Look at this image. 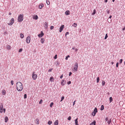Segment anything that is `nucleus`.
<instances>
[{
	"label": "nucleus",
	"instance_id": "obj_52",
	"mask_svg": "<svg viewBox=\"0 0 125 125\" xmlns=\"http://www.w3.org/2000/svg\"><path fill=\"white\" fill-rule=\"evenodd\" d=\"M71 81H69V82H67V84L68 85H69V84H71Z\"/></svg>",
	"mask_w": 125,
	"mask_h": 125
},
{
	"label": "nucleus",
	"instance_id": "obj_20",
	"mask_svg": "<svg viewBox=\"0 0 125 125\" xmlns=\"http://www.w3.org/2000/svg\"><path fill=\"white\" fill-rule=\"evenodd\" d=\"M41 43L42 44L43 43L44 41V39L43 38H42L41 39Z\"/></svg>",
	"mask_w": 125,
	"mask_h": 125
},
{
	"label": "nucleus",
	"instance_id": "obj_50",
	"mask_svg": "<svg viewBox=\"0 0 125 125\" xmlns=\"http://www.w3.org/2000/svg\"><path fill=\"white\" fill-rule=\"evenodd\" d=\"M46 3L48 5L50 4V2L49 1H47V0H46Z\"/></svg>",
	"mask_w": 125,
	"mask_h": 125
},
{
	"label": "nucleus",
	"instance_id": "obj_42",
	"mask_svg": "<svg viewBox=\"0 0 125 125\" xmlns=\"http://www.w3.org/2000/svg\"><path fill=\"white\" fill-rule=\"evenodd\" d=\"M11 83L12 85H13V80H11Z\"/></svg>",
	"mask_w": 125,
	"mask_h": 125
},
{
	"label": "nucleus",
	"instance_id": "obj_56",
	"mask_svg": "<svg viewBox=\"0 0 125 125\" xmlns=\"http://www.w3.org/2000/svg\"><path fill=\"white\" fill-rule=\"evenodd\" d=\"M72 74V73L71 72H69V76H70Z\"/></svg>",
	"mask_w": 125,
	"mask_h": 125
},
{
	"label": "nucleus",
	"instance_id": "obj_55",
	"mask_svg": "<svg viewBox=\"0 0 125 125\" xmlns=\"http://www.w3.org/2000/svg\"><path fill=\"white\" fill-rule=\"evenodd\" d=\"M108 117H106L105 119V120L106 121H107L108 120Z\"/></svg>",
	"mask_w": 125,
	"mask_h": 125
},
{
	"label": "nucleus",
	"instance_id": "obj_11",
	"mask_svg": "<svg viewBox=\"0 0 125 125\" xmlns=\"http://www.w3.org/2000/svg\"><path fill=\"white\" fill-rule=\"evenodd\" d=\"M44 6V5L43 3H41L39 5V8L40 9H41L42 7Z\"/></svg>",
	"mask_w": 125,
	"mask_h": 125
},
{
	"label": "nucleus",
	"instance_id": "obj_7",
	"mask_svg": "<svg viewBox=\"0 0 125 125\" xmlns=\"http://www.w3.org/2000/svg\"><path fill=\"white\" fill-rule=\"evenodd\" d=\"M30 38L29 36H28L27 37L26 39V42L28 43H29L30 42Z\"/></svg>",
	"mask_w": 125,
	"mask_h": 125
},
{
	"label": "nucleus",
	"instance_id": "obj_15",
	"mask_svg": "<svg viewBox=\"0 0 125 125\" xmlns=\"http://www.w3.org/2000/svg\"><path fill=\"white\" fill-rule=\"evenodd\" d=\"M2 94L3 95H4L5 94L6 91L5 90H2Z\"/></svg>",
	"mask_w": 125,
	"mask_h": 125
},
{
	"label": "nucleus",
	"instance_id": "obj_4",
	"mask_svg": "<svg viewBox=\"0 0 125 125\" xmlns=\"http://www.w3.org/2000/svg\"><path fill=\"white\" fill-rule=\"evenodd\" d=\"M97 112V110L96 107H95L94 110L93 112L92 113V115L94 116L96 114V113Z\"/></svg>",
	"mask_w": 125,
	"mask_h": 125
},
{
	"label": "nucleus",
	"instance_id": "obj_28",
	"mask_svg": "<svg viewBox=\"0 0 125 125\" xmlns=\"http://www.w3.org/2000/svg\"><path fill=\"white\" fill-rule=\"evenodd\" d=\"M113 101V99L111 97H110L109 98V101L110 102H111Z\"/></svg>",
	"mask_w": 125,
	"mask_h": 125
},
{
	"label": "nucleus",
	"instance_id": "obj_10",
	"mask_svg": "<svg viewBox=\"0 0 125 125\" xmlns=\"http://www.w3.org/2000/svg\"><path fill=\"white\" fill-rule=\"evenodd\" d=\"M48 23L46 22H45L44 24V27L46 29H47L48 28Z\"/></svg>",
	"mask_w": 125,
	"mask_h": 125
},
{
	"label": "nucleus",
	"instance_id": "obj_24",
	"mask_svg": "<svg viewBox=\"0 0 125 125\" xmlns=\"http://www.w3.org/2000/svg\"><path fill=\"white\" fill-rule=\"evenodd\" d=\"M104 106L103 105H102L101 106L100 110L101 111L103 110H104Z\"/></svg>",
	"mask_w": 125,
	"mask_h": 125
},
{
	"label": "nucleus",
	"instance_id": "obj_30",
	"mask_svg": "<svg viewBox=\"0 0 125 125\" xmlns=\"http://www.w3.org/2000/svg\"><path fill=\"white\" fill-rule=\"evenodd\" d=\"M99 77H98L97 78V83H98L99 82Z\"/></svg>",
	"mask_w": 125,
	"mask_h": 125
},
{
	"label": "nucleus",
	"instance_id": "obj_35",
	"mask_svg": "<svg viewBox=\"0 0 125 125\" xmlns=\"http://www.w3.org/2000/svg\"><path fill=\"white\" fill-rule=\"evenodd\" d=\"M102 85L104 86L105 84V82L104 81H102Z\"/></svg>",
	"mask_w": 125,
	"mask_h": 125
},
{
	"label": "nucleus",
	"instance_id": "obj_26",
	"mask_svg": "<svg viewBox=\"0 0 125 125\" xmlns=\"http://www.w3.org/2000/svg\"><path fill=\"white\" fill-rule=\"evenodd\" d=\"M50 80L52 82V81H53V77H52V76L51 77L50 79Z\"/></svg>",
	"mask_w": 125,
	"mask_h": 125
},
{
	"label": "nucleus",
	"instance_id": "obj_39",
	"mask_svg": "<svg viewBox=\"0 0 125 125\" xmlns=\"http://www.w3.org/2000/svg\"><path fill=\"white\" fill-rule=\"evenodd\" d=\"M27 97V95L26 94H25L24 95V98L26 99Z\"/></svg>",
	"mask_w": 125,
	"mask_h": 125
},
{
	"label": "nucleus",
	"instance_id": "obj_61",
	"mask_svg": "<svg viewBox=\"0 0 125 125\" xmlns=\"http://www.w3.org/2000/svg\"><path fill=\"white\" fill-rule=\"evenodd\" d=\"M112 16L111 15L110 17H109V18H109V19H111V18L112 17Z\"/></svg>",
	"mask_w": 125,
	"mask_h": 125
},
{
	"label": "nucleus",
	"instance_id": "obj_34",
	"mask_svg": "<svg viewBox=\"0 0 125 125\" xmlns=\"http://www.w3.org/2000/svg\"><path fill=\"white\" fill-rule=\"evenodd\" d=\"M111 119H110L109 121H107V123H108V124H109L111 122Z\"/></svg>",
	"mask_w": 125,
	"mask_h": 125
},
{
	"label": "nucleus",
	"instance_id": "obj_13",
	"mask_svg": "<svg viewBox=\"0 0 125 125\" xmlns=\"http://www.w3.org/2000/svg\"><path fill=\"white\" fill-rule=\"evenodd\" d=\"M58 120H56L54 123V125H58Z\"/></svg>",
	"mask_w": 125,
	"mask_h": 125
},
{
	"label": "nucleus",
	"instance_id": "obj_60",
	"mask_svg": "<svg viewBox=\"0 0 125 125\" xmlns=\"http://www.w3.org/2000/svg\"><path fill=\"white\" fill-rule=\"evenodd\" d=\"M62 77H63V75H62L61 76H60V78L61 79L62 78Z\"/></svg>",
	"mask_w": 125,
	"mask_h": 125
},
{
	"label": "nucleus",
	"instance_id": "obj_19",
	"mask_svg": "<svg viewBox=\"0 0 125 125\" xmlns=\"http://www.w3.org/2000/svg\"><path fill=\"white\" fill-rule=\"evenodd\" d=\"M7 49L10 50L11 49V46L10 45H7L6 47Z\"/></svg>",
	"mask_w": 125,
	"mask_h": 125
},
{
	"label": "nucleus",
	"instance_id": "obj_9",
	"mask_svg": "<svg viewBox=\"0 0 125 125\" xmlns=\"http://www.w3.org/2000/svg\"><path fill=\"white\" fill-rule=\"evenodd\" d=\"M44 34L43 32L41 31L40 34H39L38 35V36L40 38L42 37V36L44 35Z\"/></svg>",
	"mask_w": 125,
	"mask_h": 125
},
{
	"label": "nucleus",
	"instance_id": "obj_62",
	"mask_svg": "<svg viewBox=\"0 0 125 125\" xmlns=\"http://www.w3.org/2000/svg\"><path fill=\"white\" fill-rule=\"evenodd\" d=\"M125 27L124 28H123L122 30H123L124 31L125 30Z\"/></svg>",
	"mask_w": 125,
	"mask_h": 125
},
{
	"label": "nucleus",
	"instance_id": "obj_22",
	"mask_svg": "<svg viewBox=\"0 0 125 125\" xmlns=\"http://www.w3.org/2000/svg\"><path fill=\"white\" fill-rule=\"evenodd\" d=\"M38 16L37 15H36L34 16L33 18V19H34L36 20L38 19Z\"/></svg>",
	"mask_w": 125,
	"mask_h": 125
},
{
	"label": "nucleus",
	"instance_id": "obj_46",
	"mask_svg": "<svg viewBox=\"0 0 125 125\" xmlns=\"http://www.w3.org/2000/svg\"><path fill=\"white\" fill-rule=\"evenodd\" d=\"M123 59H121L120 60V62H119V63L120 64H121V63H122V61H123Z\"/></svg>",
	"mask_w": 125,
	"mask_h": 125
},
{
	"label": "nucleus",
	"instance_id": "obj_45",
	"mask_svg": "<svg viewBox=\"0 0 125 125\" xmlns=\"http://www.w3.org/2000/svg\"><path fill=\"white\" fill-rule=\"evenodd\" d=\"M53 69L52 68V69H50L48 70V72H51L52 71V70Z\"/></svg>",
	"mask_w": 125,
	"mask_h": 125
},
{
	"label": "nucleus",
	"instance_id": "obj_43",
	"mask_svg": "<svg viewBox=\"0 0 125 125\" xmlns=\"http://www.w3.org/2000/svg\"><path fill=\"white\" fill-rule=\"evenodd\" d=\"M42 102V99H41L40 101L39 102V104H41Z\"/></svg>",
	"mask_w": 125,
	"mask_h": 125
},
{
	"label": "nucleus",
	"instance_id": "obj_18",
	"mask_svg": "<svg viewBox=\"0 0 125 125\" xmlns=\"http://www.w3.org/2000/svg\"><path fill=\"white\" fill-rule=\"evenodd\" d=\"M78 118H77L76 119H75V125H78Z\"/></svg>",
	"mask_w": 125,
	"mask_h": 125
},
{
	"label": "nucleus",
	"instance_id": "obj_48",
	"mask_svg": "<svg viewBox=\"0 0 125 125\" xmlns=\"http://www.w3.org/2000/svg\"><path fill=\"white\" fill-rule=\"evenodd\" d=\"M54 28V26H51L50 27V29L51 30H52Z\"/></svg>",
	"mask_w": 125,
	"mask_h": 125
},
{
	"label": "nucleus",
	"instance_id": "obj_47",
	"mask_svg": "<svg viewBox=\"0 0 125 125\" xmlns=\"http://www.w3.org/2000/svg\"><path fill=\"white\" fill-rule=\"evenodd\" d=\"M22 50V49L21 48L20 49L19 51V52H21Z\"/></svg>",
	"mask_w": 125,
	"mask_h": 125
},
{
	"label": "nucleus",
	"instance_id": "obj_38",
	"mask_svg": "<svg viewBox=\"0 0 125 125\" xmlns=\"http://www.w3.org/2000/svg\"><path fill=\"white\" fill-rule=\"evenodd\" d=\"M53 105V102L51 103L50 105V107H52V106Z\"/></svg>",
	"mask_w": 125,
	"mask_h": 125
},
{
	"label": "nucleus",
	"instance_id": "obj_17",
	"mask_svg": "<svg viewBox=\"0 0 125 125\" xmlns=\"http://www.w3.org/2000/svg\"><path fill=\"white\" fill-rule=\"evenodd\" d=\"M96 121H94L92 123L90 124V125H95Z\"/></svg>",
	"mask_w": 125,
	"mask_h": 125
},
{
	"label": "nucleus",
	"instance_id": "obj_51",
	"mask_svg": "<svg viewBox=\"0 0 125 125\" xmlns=\"http://www.w3.org/2000/svg\"><path fill=\"white\" fill-rule=\"evenodd\" d=\"M118 64H119V63L118 62H117L116 63V66L117 67H118Z\"/></svg>",
	"mask_w": 125,
	"mask_h": 125
},
{
	"label": "nucleus",
	"instance_id": "obj_1",
	"mask_svg": "<svg viewBox=\"0 0 125 125\" xmlns=\"http://www.w3.org/2000/svg\"><path fill=\"white\" fill-rule=\"evenodd\" d=\"M17 89L19 91H21L23 89L22 83L20 82H18L16 83Z\"/></svg>",
	"mask_w": 125,
	"mask_h": 125
},
{
	"label": "nucleus",
	"instance_id": "obj_8",
	"mask_svg": "<svg viewBox=\"0 0 125 125\" xmlns=\"http://www.w3.org/2000/svg\"><path fill=\"white\" fill-rule=\"evenodd\" d=\"M64 25H62L60 27V28L59 32H61L62 31L63 28H64Z\"/></svg>",
	"mask_w": 125,
	"mask_h": 125
},
{
	"label": "nucleus",
	"instance_id": "obj_5",
	"mask_svg": "<svg viewBox=\"0 0 125 125\" xmlns=\"http://www.w3.org/2000/svg\"><path fill=\"white\" fill-rule=\"evenodd\" d=\"M34 73L35 72H33L32 74V78L34 80L36 79L37 76L36 74H34Z\"/></svg>",
	"mask_w": 125,
	"mask_h": 125
},
{
	"label": "nucleus",
	"instance_id": "obj_33",
	"mask_svg": "<svg viewBox=\"0 0 125 125\" xmlns=\"http://www.w3.org/2000/svg\"><path fill=\"white\" fill-rule=\"evenodd\" d=\"M75 67H78V63L77 62H76L75 63Z\"/></svg>",
	"mask_w": 125,
	"mask_h": 125
},
{
	"label": "nucleus",
	"instance_id": "obj_40",
	"mask_svg": "<svg viewBox=\"0 0 125 125\" xmlns=\"http://www.w3.org/2000/svg\"><path fill=\"white\" fill-rule=\"evenodd\" d=\"M64 97L63 96H62V97L61 98V100L60 101L62 102L63 100L64 99Z\"/></svg>",
	"mask_w": 125,
	"mask_h": 125
},
{
	"label": "nucleus",
	"instance_id": "obj_63",
	"mask_svg": "<svg viewBox=\"0 0 125 125\" xmlns=\"http://www.w3.org/2000/svg\"><path fill=\"white\" fill-rule=\"evenodd\" d=\"M107 1V0H104V2H106Z\"/></svg>",
	"mask_w": 125,
	"mask_h": 125
},
{
	"label": "nucleus",
	"instance_id": "obj_23",
	"mask_svg": "<svg viewBox=\"0 0 125 125\" xmlns=\"http://www.w3.org/2000/svg\"><path fill=\"white\" fill-rule=\"evenodd\" d=\"M108 21L109 23H111L112 21V20L111 19H109L108 18L107 20Z\"/></svg>",
	"mask_w": 125,
	"mask_h": 125
},
{
	"label": "nucleus",
	"instance_id": "obj_53",
	"mask_svg": "<svg viewBox=\"0 0 125 125\" xmlns=\"http://www.w3.org/2000/svg\"><path fill=\"white\" fill-rule=\"evenodd\" d=\"M69 34V32H66L65 33V36H66V35H68V34Z\"/></svg>",
	"mask_w": 125,
	"mask_h": 125
},
{
	"label": "nucleus",
	"instance_id": "obj_3",
	"mask_svg": "<svg viewBox=\"0 0 125 125\" xmlns=\"http://www.w3.org/2000/svg\"><path fill=\"white\" fill-rule=\"evenodd\" d=\"M14 20L13 18H12L11 20L10 21V22L8 23L9 25H12L14 22Z\"/></svg>",
	"mask_w": 125,
	"mask_h": 125
},
{
	"label": "nucleus",
	"instance_id": "obj_21",
	"mask_svg": "<svg viewBox=\"0 0 125 125\" xmlns=\"http://www.w3.org/2000/svg\"><path fill=\"white\" fill-rule=\"evenodd\" d=\"M5 122H7L8 120V118L7 116H6L5 118Z\"/></svg>",
	"mask_w": 125,
	"mask_h": 125
},
{
	"label": "nucleus",
	"instance_id": "obj_27",
	"mask_svg": "<svg viewBox=\"0 0 125 125\" xmlns=\"http://www.w3.org/2000/svg\"><path fill=\"white\" fill-rule=\"evenodd\" d=\"M20 37L22 39L24 37V35L22 33H21L20 34Z\"/></svg>",
	"mask_w": 125,
	"mask_h": 125
},
{
	"label": "nucleus",
	"instance_id": "obj_64",
	"mask_svg": "<svg viewBox=\"0 0 125 125\" xmlns=\"http://www.w3.org/2000/svg\"><path fill=\"white\" fill-rule=\"evenodd\" d=\"M75 49V47H73V48H72V49H73V50H74V49Z\"/></svg>",
	"mask_w": 125,
	"mask_h": 125
},
{
	"label": "nucleus",
	"instance_id": "obj_58",
	"mask_svg": "<svg viewBox=\"0 0 125 125\" xmlns=\"http://www.w3.org/2000/svg\"><path fill=\"white\" fill-rule=\"evenodd\" d=\"M3 110L4 113H5V111H6L5 109V108L3 109Z\"/></svg>",
	"mask_w": 125,
	"mask_h": 125
},
{
	"label": "nucleus",
	"instance_id": "obj_25",
	"mask_svg": "<svg viewBox=\"0 0 125 125\" xmlns=\"http://www.w3.org/2000/svg\"><path fill=\"white\" fill-rule=\"evenodd\" d=\"M96 13V10L95 9H94L93 10V12L92 14V15H93L95 14Z\"/></svg>",
	"mask_w": 125,
	"mask_h": 125
},
{
	"label": "nucleus",
	"instance_id": "obj_36",
	"mask_svg": "<svg viewBox=\"0 0 125 125\" xmlns=\"http://www.w3.org/2000/svg\"><path fill=\"white\" fill-rule=\"evenodd\" d=\"M59 64V62L58 61H56V66H58Z\"/></svg>",
	"mask_w": 125,
	"mask_h": 125
},
{
	"label": "nucleus",
	"instance_id": "obj_2",
	"mask_svg": "<svg viewBox=\"0 0 125 125\" xmlns=\"http://www.w3.org/2000/svg\"><path fill=\"white\" fill-rule=\"evenodd\" d=\"M23 14H20L18 17V21L21 22L23 20Z\"/></svg>",
	"mask_w": 125,
	"mask_h": 125
},
{
	"label": "nucleus",
	"instance_id": "obj_32",
	"mask_svg": "<svg viewBox=\"0 0 125 125\" xmlns=\"http://www.w3.org/2000/svg\"><path fill=\"white\" fill-rule=\"evenodd\" d=\"M52 123V121H49L48 122V124L50 125Z\"/></svg>",
	"mask_w": 125,
	"mask_h": 125
},
{
	"label": "nucleus",
	"instance_id": "obj_16",
	"mask_svg": "<svg viewBox=\"0 0 125 125\" xmlns=\"http://www.w3.org/2000/svg\"><path fill=\"white\" fill-rule=\"evenodd\" d=\"M35 121L37 124H39V119H37L35 120Z\"/></svg>",
	"mask_w": 125,
	"mask_h": 125
},
{
	"label": "nucleus",
	"instance_id": "obj_6",
	"mask_svg": "<svg viewBox=\"0 0 125 125\" xmlns=\"http://www.w3.org/2000/svg\"><path fill=\"white\" fill-rule=\"evenodd\" d=\"M3 104L2 103H1L0 107V112L1 113H2L3 112Z\"/></svg>",
	"mask_w": 125,
	"mask_h": 125
},
{
	"label": "nucleus",
	"instance_id": "obj_37",
	"mask_svg": "<svg viewBox=\"0 0 125 125\" xmlns=\"http://www.w3.org/2000/svg\"><path fill=\"white\" fill-rule=\"evenodd\" d=\"M107 37H108L107 34H105V37H104V39L105 40L107 38Z\"/></svg>",
	"mask_w": 125,
	"mask_h": 125
},
{
	"label": "nucleus",
	"instance_id": "obj_54",
	"mask_svg": "<svg viewBox=\"0 0 125 125\" xmlns=\"http://www.w3.org/2000/svg\"><path fill=\"white\" fill-rule=\"evenodd\" d=\"M107 14H109L110 13L109 10H107Z\"/></svg>",
	"mask_w": 125,
	"mask_h": 125
},
{
	"label": "nucleus",
	"instance_id": "obj_14",
	"mask_svg": "<svg viewBox=\"0 0 125 125\" xmlns=\"http://www.w3.org/2000/svg\"><path fill=\"white\" fill-rule=\"evenodd\" d=\"M65 14L66 15H68L70 14V11H69L68 10L66 11L65 12Z\"/></svg>",
	"mask_w": 125,
	"mask_h": 125
},
{
	"label": "nucleus",
	"instance_id": "obj_12",
	"mask_svg": "<svg viewBox=\"0 0 125 125\" xmlns=\"http://www.w3.org/2000/svg\"><path fill=\"white\" fill-rule=\"evenodd\" d=\"M66 81H65L64 80H62L61 82V84L62 85H64L66 83Z\"/></svg>",
	"mask_w": 125,
	"mask_h": 125
},
{
	"label": "nucleus",
	"instance_id": "obj_29",
	"mask_svg": "<svg viewBox=\"0 0 125 125\" xmlns=\"http://www.w3.org/2000/svg\"><path fill=\"white\" fill-rule=\"evenodd\" d=\"M77 69L78 68H77V67H74V71L75 72H76L77 70Z\"/></svg>",
	"mask_w": 125,
	"mask_h": 125
},
{
	"label": "nucleus",
	"instance_id": "obj_49",
	"mask_svg": "<svg viewBox=\"0 0 125 125\" xmlns=\"http://www.w3.org/2000/svg\"><path fill=\"white\" fill-rule=\"evenodd\" d=\"M57 55L56 54L54 56V58L55 59H56L57 58Z\"/></svg>",
	"mask_w": 125,
	"mask_h": 125
},
{
	"label": "nucleus",
	"instance_id": "obj_44",
	"mask_svg": "<svg viewBox=\"0 0 125 125\" xmlns=\"http://www.w3.org/2000/svg\"><path fill=\"white\" fill-rule=\"evenodd\" d=\"M71 117L70 116H69L68 118V119L69 120H70L71 119Z\"/></svg>",
	"mask_w": 125,
	"mask_h": 125
},
{
	"label": "nucleus",
	"instance_id": "obj_57",
	"mask_svg": "<svg viewBox=\"0 0 125 125\" xmlns=\"http://www.w3.org/2000/svg\"><path fill=\"white\" fill-rule=\"evenodd\" d=\"M76 101V100H75L74 102H73V106H74L75 104V102Z\"/></svg>",
	"mask_w": 125,
	"mask_h": 125
},
{
	"label": "nucleus",
	"instance_id": "obj_41",
	"mask_svg": "<svg viewBox=\"0 0 125 125\" xmlns=\"http://www.w3.org/2000/svg\"><path fill=\"white\" fill-rule=\"evenodd\" d=\"M70 57V56L69 55H68L66 57V58H65V59L66 60H67L68 59V58L69 57Z\"/></svg>",
	"mask_w": 125,
	"mask_h": 125
},
{
	"label": "nucleus",
	"instance_id": "obj_31",
	"mask_svg": "<svg viewBox=\"0 0 125 125\" xmlns=\"http://www.w3.org/2000/svg\"><path fill=\"white\" fill-rule=\"evenodd\" d=\"M77 24H76L75 23H74L73 24L72 26H74V27H76L77 26Z\"/></svg>",
	"mask_w": 125,
	"mask_h": 125
},
{
	"label": "nucleus",
	"instance_id": "obj_59",
	"mask_svg": "<svg viewBox=\"0 0 125 125\" xmlns=\"http://www.w3.org/2000/svg\"><path fill=\"white\" fill-rule=\"evenodd\" d=\"M78 49L77 48H76L75 49V50L76 52H77L78 51Z\"/></svg>",
	"mask_w": 125,
	"mask_h": 125
}]
</instances>
